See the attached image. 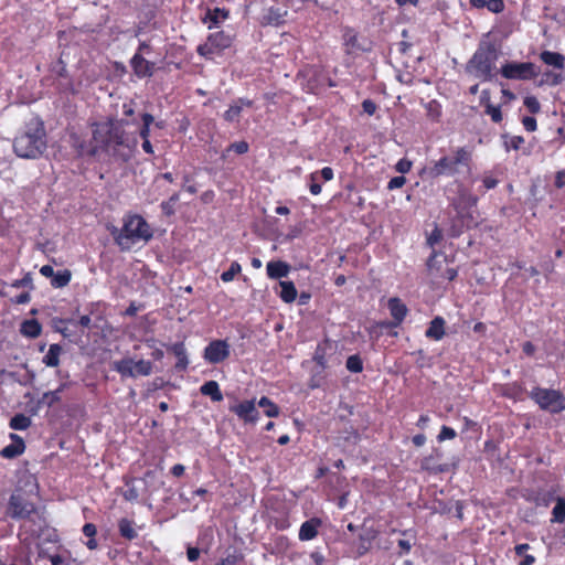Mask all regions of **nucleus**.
<instances>
[{
    "instance_id": "f257e3e1",
    "label": "nucleus",
    "mask_w": 565,
    "mask_h": 565,
    "mask_svg": "<svg viewBox=\"0 0 565 565\" xmlns=\"http://www.w3.org/2000/svg\"><path fill=\"white\" fill-rule=\"evenodd\" d=\"M125 124L127 121L122 119L96 122L93 129L94 147L89 150V156L104 151L115 160L128 162L135 154L138 138L125 130Z\"/></svg>"
},
{
    "instance_id": "f03ea898",
    "label": "nucleus",
    "mask_w": 565,
    "mask_h": 565,
    "mask_svg": "<svg viewBox=\"0 0 565 565\" xmlns=\"http://www.w3.org/2000/svg\"><path fill=\"white\" fill-rule=\"evenodd\" d=\"M36 493L33 490L26 491L20 487L11 493L6 514L12 520H24L26 523L22 526L30 537L40 540L47 532V540L51 537V530L35 503Z\"/></svg>"
},
{
    "instance_id": "7ed1b4c3",
    "label": "nucleus",
    "mask_w": 565,
    "mask_h": 565,
    "mask_svg": "<svg viewBox=\"0 0 565 565\" xmlns=\"http://www.w3.org/2000/svg\"><path fill=\"white\" fill-rule=\"evenodd\" d=\"M473 166V149L467 146L457 147L449 154L431 161L418 171L423 181H434L441 177L456 178L470 174Z\"/></svg>"
},
{
    "instance_id": "20e7f679",
    "label": "nucleus",
    "mask_w": 565,
    "mask_h": 565,
    "mask_svg": "<svg viewBox=\"0 0 565 565\" xmlns=\"http://www.w3.org/2000/svg\"><path fill=\"white\" fill-rule=\"evenodd\" d=\"M46 149V131L39 118H32L13 140L14 153L24 159L39 158Z\"/></svg>"
},
{
    "instance_id": "39448f33",
    "label": "nucleus",
    "mask_w": 565,
    "mask_h": 565,
    "mask_svg": "<svg viewBox=\"0 0 565 565\" xmlns=\"http://www.w3.org/2000/svg\"><path fill=\"white\" fill-rule=\"evenodd\" d=\"M478 196L470 193L468 190L460 189L458 191L457 198H455L450 203V206L456 212L451 221L450 228L452 236L457 237L465 230H470L478 225L473 211L478 204Z\"/></svg>"
},
{
    "instance_id": "423d86ee",
    "label": "nucleus",
    "mask_w": 565,
    "mask_h": 565,
    "mask_svg": "<svg viewBox=\"0 0 565 565\" xmlns=\"http://www.w3.org/2000/svg\"><path fill=\"white\" fill-rule=\"evenodd\" d=\"M115 242L121 249H129L134 244L152 238L153 233L147 221L138 214L127 215L120 230L111 231Z\"/></svg>"
},
{
    "instance_id": "0eeeda50",
    "label": "nucleus",
    "mask_w": 565,
    "mask_h": 565,
    "mask_svg": "<svg viewBox=\"0 0 565 565\" xmlns=\"http://www.w3.org/2000/svg\"><path fill=\"white\" fill-rule=\"evenodd\" d=\"M499 53L491 42H482L467 64V71L483 82L491 81L494 76L495 61Z\"/></svg>"
},
{
    "instance_id": "6e6552de",
    "label": "nucleus",
    "mask_w": 565,
    "mask_h": 565,
    "mask_svg": "<svg viewBox=\"0 0 565 565\" xmlns=\"http://www.w3.org/2000/svg\"><path fill=\"white\" fill-rule=\"evenodd\" d=\"M234 36L225 31L210 33L204 43L198 45L196 53L207 61L223 56L225 50L233 45Z\"/></svg>"
},
{
    "instance_id": "1a4fd4ad",
    "label": "nucleus",
    "mask_w": 565,
    "mask_h": 565,
    "mask_svg": "<svg viewBox=\"0 0 565 565\" xmlns=\"http://www.w3.org/2000/svg\"><path fill=\"white\" fill-rule=\"evenodd\" d=\"M542 411L551 414H559L565 411V395L553 388L533 387L529 394Z\"/></svg>"
},
{
    "instance_id": "9d476101",
    "label": "nucleus",
    "mask_w": 565,
    "mask_h": 565,
    "mask_svg": "<svg viewBox=\"0 0 565 565\" xmlns=\"http://www.w3.org/2000/svg\"><path fill=\"white\" fill-rule=\"evenodd\" d=\"M500 73L508 79L529 81L539 75V68L531 62H508L502 65Z\"/></svg>"
},
{
    "instance_id": "9b49d317",
    "label": "nucleus",
    "mask_w": 565,
    "mask_h": 565,
    "mask_svg": "<svg viewBox=\"0 0 565 565\" xmlns=\"http://www.w3.org/2000/svg\"><path fill=\"white\" fill-rule=\"evenodd\" d=\"M114 370L121 376L136 377L147 376L152 372V363L147 360L134 361L130 358H125L114 362Z\"/></svg>"
},
{
    "instance_id": "f8f14e48",
    "label": "nucleus",
    "mask_w": 565,
    "mask_h": 565,
    "mask_svg": "<svg viewBox=\"0 0 565 565\" xmlns=\"http://www.w3.org/2000/svg\"><path fill=\"white\" fill-rule=\"evenodd\" d=\"M231 355V345L228 341L216 339L212 340L204 349L203 359L210 364H218L227 360Z\"/></svg>"
},
{
    "instance_id": "ddd939ff",
    "label": "nucleus",
    "mask_w": 565,
    "mask_h": 565,
    "mask_svg": "<svg viewBox=\"0 0 565 565\" xmlns=\"http://www.w3.org/2000/svg\"><path fill=\"white\" fill-rule=\"evenodd\" d=\"M230 412L235 414L245 424H255L258 420V411L254 399H246L237 405L230 406Z\"/></svg>"
},
{
    "instance_id": "4468645a",
    "label": "nucleus",
    "mask_w": 565,
    "mask_h": 565,
    "mask_svg": "<svg viewBox=\"0 0 565 565\" xmlns=\"http://www.w3.org/2000/svg\"><path fill=\"white\" fill-rule=\"evenodd\" d=\"M130 66L139 78L150 77L154 72V63L147 61L140 53H135L130 60Z\"/></svg>"
},
{
    "instance_id": "2eb2a0df",
    "label": "nucleus",
    "mask_w": 565,
    "mask_h": 565,
    "mask_svg": "<svg viewBox=\"0 0 565 565\" xmlns=\"http://www.w3.org/2000/svg\"><path fill=\"white\" fill-rule=\"evenodd\" d=\"M11 444L0 450V456L7 459H13L22 455L25 450V444L22 437L17 434H10Z\"/></svg>"
},
{
    "instance_id": "dca6fc26",
    "label": "nucleus",
    "mask_w": 565,
    "mask_h": 565,
    "mask_svg": "<svg viewBox=\"0 0 565 565\" xmlns=\"http://www.w3.org/2000/svg\"><path fill=\"white\" fill-rule=\"evenodd\" d=\"M390 313L393 318V326L398 327L408 313L406 305L397 297H393L388 300Z\"/></svg>"
},
{
    "instance_id": "f3484780",
    "label": "nucleus",
    "mask_w": 565,
    "mask_h": 565,
    "mask_svg": "<svg viewBox=\"0 0 565 565\" xmlns=\"http://www.w3.org/2000/svg\"><path fill=\"white\" fill-rule=\"evenodd\" d=\"M321 526V520L318 518H312L306 522H303L299 529V540L300 541H311L317 537L319 533V527Z\"/></svg>"
},
{
    "instance_id": "a211bd4d",
    "label": "nucleus",
    "mask_w": 565,
    "mask_h": 565,
    "mask_svg": "<svg viewBox=\"0 0 565 565\" xmlns=\"http://www.w3.org/2000/svg\"><path fill=\"white\" fill-rule=\"evenodd\" d=\"M230 18V11L225 8L207 9L205 15L202 18L203 23H209L207 28L212 29L217 26L222 21Z\"/></svg>"
},
{
    "instance_id": "6ab92c4d",
    "label": "nucleus",
    "mask_w": 565,
    "mask_h": 565,
    "mask_svg": "<svg viewBox=\"0 0 565 565\" xmlns=\"http://www.w3.org/2000/svg\"><path fill=\"white\" fill-rule=\"evenodd\" d=\"M445 326H446V322L443 317H440V316L435 317L429 322V326L425 331L426 338L434 340V341L441 340L446 334Z\"/></svg>"
},
{
    "instance_id": "aec40b11",
    "label": "nucleus",
    "mask_w": 565,
    "mask_h": 565,
    "mask_svg": "<svg viewBox=\"0 0 565 565\" xmlns=\"http://www.w3.org/2000/svg\"><path fill=\"white\" fill-rule=\"evenodd\" d=\"M168 350L172 352L177 358L174 369L179 372L185 371L189 365V359L183 342H177L171 344Z\"/></svg>"
},
{
    "instance_id": "412c9836",
    "label": "nucleus",
    "mask_w": 565,
    "mask_h": 565,
    "mask_svg": "<svg viewBox=\"0 0 565 565\" xmlns=\"http://www.w3.org/2000/svg\"><path fill=\"white\" fill-rule=\"evenodd\" d=\"M252 107L253 102L246 98H238L232 104L228 109L224 113L223 118L228 122H234L239 119L243 107Z\"/></svg>"
},
{
    "instance_id": "4be33fe9",
    "label": "nucleus",
    "mask_w": 565,
    "mask_h": 565,
    "mask_svg": "<svg viewBox=\"0 0 565 565\" xmlns=\"http://www.w3.org/2000/svg\"><path fill=\"white\" fill-rule=\"evenodd\" d=\"M289 265L282 260L269 262L266 266L267 276L270 279H280L289 273Z\"/></svg>"
},
{
    "instance_id": "5701e85b",
    "label": "nucleus",
    "mask_w": 565,
    "mask_h": 565,
    "mask_svg": "<svg viewBox=\"0 0 565 565\" xmlns=\"http://www.w3.org/2000/svg\"><path fill=\"white\" fill-rule=\"evenodd\" d=\"M279 286H280L279 298L284 302L291 303L297 299L298 292H297L296 286L292 281L280 280Z\"/></svg>"
},
{
    "instance_id": "b1692460",
    "label": "nucleus",
    "mask_w": 565,
    "mask_h": 565,
    "mask_svg": "<svg viewBox=\"0 0 565 565\" xmlns=\"http://www.w3.org/2000/svg\"><path fill=\"white\" fill-rule=\"evenodd\" d=\"M447 262V256L444 253L434 252L427 260V268L430 275L434 277H438V274L440 275V273H443V264Z\"/></svg>"
},
{
    "instance_id": "393cba45",
    "label": "nucleus",
    "mask_w": 565,
    "mask_h": 565,
    "mask_svg": "<svg viewBox=\"0 0 565 565\" xmlns=\"http://www.w3.org/2000/svg\"><path fill=\"white\" fill-rule=\"evenodd\" d=\"M118 532L121 537L128 541H132L138 536L135 522L127 518H122L118 521Z\"/></svg>"
},
{
    "instance_id": "a878e982",
    "label": "nucleus",
    "mask_w": 565,
    "mask_h": 565,
    "mask_svg": "<svg viewBox=\"0 0 565 565\" xmlns=\"http://www.w3.org/2000/svg\"><path fill=\"white\" fill-rule=\"evenodd\" d=\"M200 392L202 395L209 396L213 402L223 401V394L221 392L220 385L216 381H207L201 387Z\"/></svg>"
},
{
    "instance_id": "bb28decb",
    "label": "nucleus",
    "mask_w": 565,
    "mask_h": 565,
    "mask_svg": "<svg viewBox=\"0 0 565 565\" xmlns=\"http://www.w3.org/2000/svg\"><path fill=\"white\" fill-rule=\"evenodd\" d=\"M540 58L546 65H551L555 68L563 70L565 66V57L563 54L552 51H543L540 54Z\"/></svg>"
},
{
    "instance_id": "cd10ccee",
    "label": "nucleus",
    "mask_w": 565,
    "mask_h": 565,
    "mask_svg": "<svg viewBox=\"0 0 565 565\" xmlns=\"http://www.w3.org/2000/svg\"><path fill=\"white\" fill-rule=\"evenodd\" d=\"M329 348L330 340L327 338L322 342L317 344V348L312 356L313 362L322 369L327 367V354Z\"/></svg>"
},
{
    "instance_id": "c85d7f7f",
    "label": "nucleus",
    "mask_w": 565,
    "mask_h": 565,
    "mask_svg": "<svg viewBox=\"0 0 565 565\" xmlns=\"http://www.w3.org/2000/svg\"><path fill=\"white\" fill-rule=\"evenodd\" d=\"M41 331L42 327L36 319H28L21 323L20 332L26 338H38Z\"/></svg>"
},
{
    "instance_id": "c756f323",
    "label": "nucleus",
    "mask_w": 565,
    "mask_h": 565,
    "mask_svg": "<svg viewBox=\"0 0 565 565\" xmlns=\"http://www.w3.org/2000/svg\"><path fill=\"white\" fill-rule=\"evenodd\" d=\"M420 467L423 470L433 472V473H443L448 471L447 463H436L435 457L433 455L426 456L420 461Z\"/></svg>"
},
{
    "instance_id": "7c9ffc66",
    "label": "nucleus",
    "mask_w": 565,
    "mask_h": 565,
    "mask_svg": "<svg viewBox=\"0 0 565 565\" xmlns=\"http://www.w3.org/2000/svg\"><path fill=\"white\" fill-rule=\"evenodd\" d=\"M136 478L125 479V490L122 491V498L126 501L135 502L139 499L140 493L135 486Z\"/></svg>"
},
{
    "instance_id": "2f4dec72",
    "label": "nucleus",
    "mask_w": 565,
    "mask_h": 565,
    "mask_svg": "<svg viewBox=\"0 0 565 565\" xmlns=\"http://www.w3.org/2000/svg\"><path fill=\"white\" fill-rule=\"evenodd\" d=\"M553 523H564L565 522V498L557 497L555 499V505L552 510V519Z\"/></svg>"
},
{
    "instance_id": "473e14b6",
    "label": "nucleus",
    "mask_w": 565,
    "mask_h": 565,
    "mask_svg": "<svg viewBox=\"0 0 565 565\" xmlns=\"http://www.w3.org/2000/svg\"><path fill=\"white\" fill-rule=\"evenodd\" d=\"M32 424V420L29 416L24 414H15L9 423V426L13 430H25L28 429Z\"/></svg>"
},
{
    "instance_id": "72a5a7b5",
    "label": "nucleus",
    "mask_w": 565,
    "mask_h": 565,
    "mask_svg": "<svg viewBox=\"0 0 565 565\" xmlns=\"http://www.w3.org/2000/svg\"><path fill=\"white\" fill-rule=\"evenodd\" d=\"M62 352V348L58 344H51L47 353L43 358V362L47 366H57L60 363V354Z\"/></svg>"
},
{
    "instance_id": "f704fd0d",
    "label": "nucleus",
    "mask_w": 565,
    "mask_h": 565,
    "mask_svg": "<svg viewBox=\"0 0 565 565\" xmlns=\"http://www.w3.org/2000/svg\"><path fill=\"white\" fill-rule=\"evenodd\" d=\"M529 550L530 545L527 543H522L514 546L515 555L522 557V561L519 563V565H533L535 563L536 558L531 554H526Z\"/></svg>"
},
{
    "instance_id": "c9c22d12",
    "label": "nucleus",
    "mask_w": 565,
    "mask_h": 565,
    "mask_svg": "<svg viewBox=\"0 0 565 565\" xmlns=\"http://www.w3.org/2000/svg\"><path fill=\"white\" fill-rule=\"evenodd\" d=\"M555 499L552 492H539L526 498L527 501L533 502L537 507H548Z\"/></svg>"
},
{
    "instance_id": "e433bc0d",
    "label": "nucleus",
    "mask_w": 565,
    "mask_h": 565,
    "mask_svg": "<svg viewBox=\"0 0 565 565\" xmlns=\"http://www.w3.org/2000/svg\"><path fill=\"white\" fill-rule=\"evenodd\" d=\"M258 405L264 408V413L268 417H277L279 415V407L267 396H263L258 401Z\"/></svg>"
},
{
    "instance_id": "4c0bfd02",
    "label": "nucleus",
    "mask_w": 565,
    "mask_h": 565,
    "mask_svg": "<svg viewBox=\"0 0 565 565\" xmlns=\"http://www.w3.org/2000/svg\"><path fill=\"white\" fill-rule=\"evenodd\" d=\"M142 125L139 129V137L141 139H150V127L154 122V118L149 113H143L141 115Z\"/></svg>"
},
{
    "instance_id": "58836bf2",
    "label": "nucleus",
    "mask_w": 565,
    "mask_h": 565,
    "mask_svg": "<svg viewBox=\"0 0 565 565\" xmlns=\"http://www.w3.org/2000/svg\"><path fill=\"white\" fill-rule=\"evenodd\" d=\"M249 150V145L245 140L235 141L231 143L222 153V159L226 158V154L231 151L235 152L236 154H245Z\"/></svg>"
},
{
    "instance_id": "ea45409f",
    "label": "nucleus",
    "mask_w": 565,
    "mask_h": 565,
    "mask_svg": "<svg viewBox=\"0 0 565 565\" xmlns=\"http://www.w3.org/2000/svg\"><path fill=\"white\" fill-rule=\"evenodd\" d=\"M83 533L86 537H88V541L85 543L86 546L89 550H95L97 547V541L95 539L97 533L96 526L93 523H86L83 526Z\"/></svg>"
},
{
    "instance_id": "a19ab883",
    "label": "nucleus",
    "mask_w": 565,
    "mask_h": 565,
    "mask_svg": "<svg viewBox=\"0 0 565 565\" xmlns=\"http://www.w3.org/2000/svg\"><path fill=\"white\" fill-rule=\"evenodd\" d=\"M71 280V271L65 269L63 271L54 273V276L51 279V285L54 288H61L66 286Z\"/></svg>"
},
{
    "instance_id": "79ce46f5",
    "label": "nucleus",
    "mask_w": 565,
    "mask_h": 565,
    "mask_svg": "<svg viewBox=\"0 0 565 565\" xmlns=\"http://www.w3.org/2000/svg\"><path fill=\"white\" fill-rule=\"evenodd\" d=\"M345 367L352 373H361L363 371V361L359 354L350 355L347 359Z\"/></svg>"
},
{
    "instance_id": "37998d69",
    "label": "nucleus",
    "mask_w": 565,
    "mask_h": 565,
    "mask_svg": "<svg viewBox=\"0 0 565 565\" xmlns=\"http://www.w3.org/2000/svg\"><path fill=\"white\" fill-rule=\"evenodd\" d=\"M242 271V266L238 262H233L230 268L221 274V280L223 282L232 281L236 275Z\"/></svg>"
},
{
    "instance_id": "c03bdc74",
    "label": "nucleus",
    "mask_w": 565,
    "mask_h": 565,
    "mask_svg": "<svg viewBox=\"0 0 565 565\" xmlns=\"http://www.w3.org/2000/svg\"><path fill=\"white\" fill-rule=\"evenodd\" d=\"M61 390L51 391L47 393H44L41 399L42 404H45L46 406L51 407L57 402L61 401Z\"/></svg>"
},
{
    "instance_id": "a18cd8bd",
    "label": "nucleus",
    "mask_w": 565,
    "mask_h": 565,
    "mask_svg": "<svg viewBox=\"0 0 565 565\" xmlns=\"http://www.w3.org/2000/svg\"><path fill=\"white\" fill-rule=\"evenodd\" d=\"M64 53L61 54L58 61L52 67V72L56 74L58 77H67V63L63 58Z\"/></svg>"
},
{
    "instance_id": "49530a36",
    "label": "nucleus",
    "mask_w": 565,
    "mask_h": 565,
    "mask_svg": "<svg viewBox=\"0 0 565 565\" xmlns=\"http://www.w3.org/2000/svg\"><path fill=\"white\" fill-rule=\"evenodd\" d=\"M521 392H522L521 386L515 383L507 384L502 388V395L508 398H518Z\"/></svg>"
},
{
    "instance_id": "de8ad7c7",
    "label": "nucleus",
    "mask_w": 565,
    "mask_h": 565,
    "mask_svg": "<svg viewBox=\"0 0 565 565\" xmlns=\"http://www.w3.org/2000/svg\"><path fill=\"white\" fill-rule=\"evenodd\" d=\"M523 104L531 114H537L541 110V104L535 96H526Z\"/></svg>"
},
{
    "instance_id": "09e8293b",
    "label": "nucleus",
    "mask_w": 565,
    "mask_h": 565,
    "mask_svg": "<svg viewBox=\"0 0 565 565\" xmlns=\"http://www.w3.org/2000/svg\"><path fill=\"white\" fill-rule=\"evenodd\" d=\"M486 114L491 117L493 122H500L502 120V113L500 106H494L492 104L486 105Z\"/></svg>"
},
{
    "instance_id": "8fccbe9b",
    "label": "nucleus",
    "mask_w": 565,
    "mask_h": 565,
    "mask_svg": "<svg viewBox=\"0 0 565 565\" xmlns=\"http://www.w3.org/2000/svg\"><path fill=\"white\" fill-rule=\"evenodd\" d=\"M309 179H310V183H309L310 193L313 195L320 194L322 191V188H321V184L318 182L319 181V172L316 171V172L310 173Z\"/></svg>"
},
{
    "instance_id": "3c124183",
    "label": "nucleus",
    "mask_w": 565,
    "mask_h": 565,
    "mask_svg": "<svg viewBox=\"0 0 565 565\" xmlns=\"http://www.w3.org/2000/svg\"><path fill=\"white\" fill-rule=\"evenodd\" d=\"M482 192L494 189L499 184V180L492 174L484 173L481 178Z\"/></svg>"
},
{
    "instance_id": "603ef678",
    "label": "nucleus",
    "mask_w": 565,
    "mask_h": 565,
    "mask_svg": "<svg viewBox=\"0 0 565 565\" xmlns=\"http://www.w3.org/2000/svg\"><path fill=\"white\" fill-rule=\"evenodd\" d=\"M456 436H457V433L454 428L444 425V426H441V429L437 436V440L439 443H441L447 439H454Z\"/></svg>"
},
{
    "instance_id": "864d4df0",
    "label": "nucleus",
    "mask_w": 565,
    "mask_h": 565,
    "mask_svg": "<svg viewBox=\"0 0 565 565\" xmlns=\"http://www.w3.org/2000/svg\"><path fill=\"white\" fill-rule=\"evenodd\" d=\"M413 162L407 158H402L395 164V170L402 174L411 171Z\"/></svg>"
},
{
    "instance_id": "5fc2aeb1",
    "label": "nucleus",
    "mask_w": 565,
    "mask_h": 565,
    "mask_svg": "<svg viewBox=\"0 0 565 565\" xmlns=\"http://www.w3.org/2000/svg\"><path fill=\"white\" fill-rule=\"evenodd\" d=\"M504 8L503 0H488L487 9L492 13H501Z\"/></svg>"
},
{
    "instance_id": "6e6d98bb",
    "label": "nucleus",
    "mask_w": 565,
    "mask_h": 565,
    "mask_svg": "<svg viewBox=\"0 0 565 565\" xmlns=\"http://www.w3.org/2000/svg\"><path fill=\"white\" fill-rule=\"evenodd\" d=\"M241 559H242L241 555L233 553V554H228L226 557L222 558L216 565H237Z\"/></svg>"
},
{
    "instance_id": "4d7b16f0",
    "label": "nucleus",
    "mask_w": 565,
    "mask_h": 565,
    "mask_svg": "<svg viewBox=\"0 0 565 565\" xmlns=\"http://www.w3.org/2000/svg\"><path fill=\"white\" fill-rule=\"evenodd\" d=\"M406 183V178L403 175L392 178L387 183L388 190H395L402 188Z\"/></svg>"
},
{
    "instance_id": "13d9d810",
    "label": "nucleus",
    "mask_w": 565,
    "mask_h": 565,
    "mask_svg": "<svg viewBox=\"0 0 565 565\" xmlns=\"http://www.w3.org/2000/svg\"><path fill=\"white\" fill-rule=\"evenodd\" d=\"M522 125H523L524 129L530 132L535 131L537 128L536 119L532 116H525L522 119Z\"/></svg>"
},
{
    "instance_id": "bf43d9fd",
    "label": "nucleus",
    "mask_w": 565,
    "mask_h": 565,
    "mask_svg": "<svg viewBox=\"0 0 565 565\" xmlns=\"http://www.w3.org/2000/svg\"><path fill=\"white\" fill-rule=\"evenodd\" d=\"M376 104L372 99H364L362 102V109L369 116H372L376 111Z\"/></svg>"
},
{
    "instance_id": "052dcab7",
    "label": "nucleus",
    "mask_w": 565,
    "mask_h": 565,
    "mask_svg": "<svg viewBox=\"0 0 565 565\" xmlns=\"http://www.w3.org/2000/svg\"><path fill=\"white\" fill-rule=\"evenodd\" d=\"M273 524L278 531H284L290 526V522L287 516L274 519Z\"/></svg>"
},
{
    "instance_id": "680f3d73",
    "label": "nucleus",
    "mask_w": 565,
    "mask_h": 565,
    "mask_svg": "<svg viewBox=\"0 0 565 565\" xmlns=\"http://www.w3.org/2000/svg\"><path fill=\"white\" fill-rule=\"evenodd\" d=\"M458 276V269L457 268H446L445 271L440 273V275L438 274V277L437 278H444V279H447L449 281H452L456 279V277Z\"/></svg>"
},
{
    "instance_id": "e2e57ef3",
    "label": "nucleus",
    "mask_w": 565,
    "mask_h": 565,
    "mask_svg": "<svg viewBox=\"0 0 565 565\" xmlns=\"http://www.w3.org/2000/svg\"><path fill=\"white\" fill-rule=\"evenodd\" d=\"M31 300V296L28 291H23L12 298V302L17 305L28 303Z\"/></svg>"
},
{
    "instance_id": "0e129e2a",
    "label": "nucleus",
    "mask_w": 565,
    "mask_h": 565,
    "mask_svg": "<svg viewBox=\"0 0 565 565\" xmlns=\"http://www.w3.org/2000/svg\"><path fill=\"white\" fill-rule=\"evenodd\" d=\"M523 143H524V138L522 136H513L510 139L509 147L514 150H519Z\"/></svg>"
},
{
    "instance_id": "69168bd1",
    "label": "nucleus",
    "mask_w": 565,
    "mask_h": 565,
    "mask_svg": "<svg viewBox=\"0 0 565 565\" xmlns=\"http://www.w3.org/2000/svg\"><path fill=\"white\" fill-rule=\"evenodd\" d=\"M162 213L167 216H171L174 214V205L169 201H163L160 204Z\"/></svg>"
},
{
    "instance_id": "338daca9",
    "label": "nucleus",
    "mask_w": 565,
    "mask_h": 565,
    "mask_svg": "<svg viewBox=\"0 0 565 565\" xmlns=\"http://www.w3.org/2000/svg\"><path fill=\"white\" fill-rule=\"evenodd\" d=\"M319 172V178L321 177L324 181H330L333 179V170L330 167L322 168Z\"/></svg>"
},
{
    "instance_id": "774afa93",
    "label": "nucleus",
    "mask_w": 565,
    "mask_h": 565,
    "mask_svg": "<svg viewBox=\"0 0 565 565\" xmlns=\"http://www.w3.org/2000/svg\"><path fill=\"white\" fill-rule=\"evenodd\" d=\"M186 556L190 562H195L200 557V550L198 547L190 546L186 550Z\"/></svg>"
}]
</instances>
